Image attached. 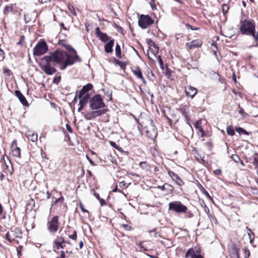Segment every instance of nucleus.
Here are the masks:
<instances>
[{
    "instance_id": "f257e3e1",
    "label": "nucleus",
    "mask_w": 258,
    "mask_h": 258,
    "mask_svg": "<svg viewBox=\"0 0 258 258\" xmlns=\"http://www.w3.org/2000/svg\"><path fill=\"white\" fill-rule=\"evenodd\" d=\"M72 57L68 56V53L60 49H56L50 53L49 55H45L42 61H50L54 65H58L61 70H65L68 66L74 64L72 61Z\"/></svg>"
},
{
    "instance_id": "f03ea898",
    "label": "nucleus",
    "mask_w": 258,
    "mask_h": 258,
    "mask_svg": "<svg viewBox=\"0 0 258 258\" xmlns=\"http://www.w3.org/2000/svg\"><path fill=\"white\" fill-rule=\"evenodd\" d=\"M240 33L242 35L252 36L253 41L251 47L258 46V32L255 31V25L253 20L250 19L241 20L240 22V27L239 28Z\"/></svg>"
},
{
    "instance_id": "7ed1b4c3",
    "label": "nucleus",
    "mask_w": 258,
    "mask_h": 258,
    "mask_svg": "<svg viewBox=\"0 0 258 258\" xmlns=\"http://www.w3.org/2000/svg\"><path fill=\"white\" fill-rule=\"evenodd\" d=\"M90 108L92 110H97L103 108L105 106V104L103 102L101 96L97 94L91 98L89 100Z\"/></svg>"
},
{
    "instance_id": "20e7f679",
    "label": "nucleus",
    "mask_w": 258,
    "mask_h": 258,
    "mask_svg": "<svg viewBox=\"0 0 258 258\" xmlns=\"http://www.w3.org/2000/svg\"><path fill=\"white\" fill-rule=\"evenodd\" d=\"M48 50V47L46 42L41 39L33 48V53L34 56H40L46 53Z\"/></svg>"
},
{
    "instance_id": "39448f33",
    "label": "nucleus",
    "mask_w": 258,
    "mask_h": 258,
    "mask_svg": "<svg viewBox=\"0 0 258 258\" xmlns=\"http://www.w3.org/2000/svg\"><path fill=\"white\" fill-rule=\"evenodd\" d=\"M143 131L145 133L147 137L154 140L157 135V132L155 125L152 124V121L144 127H143Z\"/></svg>"
},
{
    "instance_id": "423d86ee",
    "label": "nucleus",
    "mask_w": 258,
    "mask_h": 258,
    "mask_svg": "<svg viewBox=\"0 0 258 258\" xmlns=\"http://www.w3.org/2000/svg\"><path fill=\"white\" fill-rule=\"evenodd\" d=\"M22 233L21 230L17 227H12L10 232H8L6 235V239L10 242L12 243L15 238H21Z\"/></svg>"
},
{
    "instance_id": "0eeeda50",
    "label": "nucleus",
    "mask_w": 258,
    "mask_h": 258,
    "mask_svg": "<svg viewBox=\"0 0 258 258\" xmlns=\"http://www.w3.org/2000/svg\"><path fill=\"white\" fill-rule=\"evenodd\" d=\"M154 23V20L149 16L141 15L138 20V24L142 29H146Z\"/></svg>"
},
{
    "instance_id": "6e6552de",
    "label": "nucleus",
    "mask_w": 258,
    "mask_h": 258,
    "mask_svg": "<svg viewBox=\"0 0 258 258\" xmlns=\"http://www.w3.org/2000/svg\"><path fill=\"white\" fill-rule=\"evenodd\" d=\"M169 209L177 213H184L187 210V207L179 201L170 202L169 204Z\"/></svg>"
},
{
    "instance_id": "1a4fd4ad",
    "label": "nucleus",
    "mask_w": 258,
    "mask_h": 258,
    "mask_svg": "<svg viewBox=\"0 0 258 258\" xmlns=\"http://www.w3.org/2000/svg\"><path fill=\"white\" fill-rule=\"evenodd\" d=\"M58 216L53 217L50 221L47 222V229L51 233L54 234L58 229Z\"/></svg>"
},
{
    "instance_id": "9d476101",
    "label": "nucleus",
    "mask_w": 258,
    "mask_h": 258,
    "mask_svg": "<svg viewBox=\"0 0 258 258\" xmlns=\"http://www.w3.org/2000/svg\"><path fill=\"white\" fill-rule=\"evenodd\" d=\"M43 62L40 66L41 69L47 75H52L56 72V69L51 66L50 61H43Z\"/></svg>"
},
{
    "instance_id": "9b49d317",
    "label": "nucleus",
    "mask_w": 258,
    "mask_h": 258,
    "mask_svg": "<svg viewBox=\"0 0 258 258\" xmlns=\"http://www.w3.org/2000/svg\"><path fill=\"white\" fill-rule=\"evenodd\" d=\"M66 48L70 52V54L68 53V56L72 57L71 60L74 62V63L76 62L81 61V59L77 55L76 51L71 45L67 46Z\"/></svg>"
},
{
    "instance_id": "f8f14e48",
    "label": "nucleus",
    "mask_w": 258,
    "mask_h": 258,
    "mask_svg": "<svg viewBox=\"0 0 258 258\" xmlns=\"http://www.w3.org/2000/svg\"><path fill=\"white\" fill-rule=\"evenodd\" d=\"M240 248L235 244H232L229 247L231 258H240Z\"/></svg>"
},
{
    "instance_id": "ddd939ff",
    "label": "nucleus",
    "mask_w": 258,
    "mask_h": 258,
    "mask_svg": "<svg viewBox=\"0 0 258 258\" xmlns=\"http://www.w3.org/2000/svg\"><path fill=\"white\" fill-rule=\"evenodd\" d=\"M168 174L170 177L172 178V180L175 181L177 184L179 186H182L184 184L183 180L178 176V175L171 171H168Z\"/></svg>"
},
{
    "instance_id": "4468645a",
    "label": "nucleus",
    "mask_w": 258,
    "mask_h": 258,
    "mask_svg": "<svg viewBox=\"0 0 258 258\" xmlns=\"http://www.w3.org/2000/svg\"><path fill=\"white\" fill-rule=\"evenodd\" d=\"M11 149L13 155L16 157H20L21 155V149L17 146V142L16 140L13 141L11 145Z\"/></svg>"
},
{
    "instance_id": "2eb2a0df",
    "label": "nucleus",
    "mask_w": 258,
    "mask_h": 258,
    "mask_svg": "<svg viewBox=\"0 0 258 258\" xmlns=\"http://www.w3.org/2000/svg\"><path fill=\"white\" fill-rule=\"evenodd\" d=\"M133 73L134 74V75H135L138 79L142 80L143 83L144 85L146 84L147 82L143 77L142 71L139 67H136L135 69L133 70Z\"/></svg>"
},
{
    "instance_id": "dca6fc26",
    "label": "nucleus",
    "mask_w": 258,
    "mask_h": 258,
    "mask_svg": "<svg viewBox=\"0 0 258 258\" xmlns=\"http://www.w3.org/2000/svg\"><path fill=\"white\" fill-rule=\"evenodd\" d=\"M185 91L186 95L191 98H192L198 92L197 89L191 86L185 87Z\"/></svg>"
},
{
    "instance_id": "f3484780",
    "label": "nucleus",
    "mask_w": 258,
    "mask_h": 258,
    "mask_svg": "<svg viewBox=\"0 0 258 258\" xmlns=\"http://www.w3.org/2000/svg\"><path fill=\"white\" fill-rule=\"evenodd\" d=\"M15 94L23 105L26 106H29L28 102L26 99L25 96L21 93V92L19 90H16L15 91Z\"/></svg>"
},
{
    "instance_id": "a211bd4d",
    "label": "nucleus",
    "mask_w": 258,
    "mask_h": 258,
    "mask_svg": "<svg viewBox=\"0 0 258 258\" xmlns=\"http://www.w3.org/2000/svg\"><path fill=\"white\" fill-rule=\"evenodd\" d=\"M80 93H79L78 97L80 99L79 104L85 106L87 104L89 99H90V95L89 94H82L81 97H80Z\"/></svg>"
},
{
    "instance_id": "6ab92c4d",
    "label": "nucleus",
    "mask_w": 258,
    "mask_h": 258,
    "mask_svg": "<svg viewBox=\"0 0 258 258\" xmlns=\"http://www.w3.org/2000/svg\"><path fill=\"white\" fill-rule=\"evenodd\" d=\"M26 136L27 139L31 142L35 143L38 140V136L37 134L33 133L32 131H28L26 133Z\"/></svg>"
},
{
    "instance_id": "aec40b11",
    "label": "nucleus",
    "mask_w": 258,
    "mask_h": 258,
    "mask_svg": "<svg viewBox=\"0 0 258 258\" xmlns=\"http://www.w3.org/2000/svg\"><path fill=\"white\" fill-rule=\"evenodd\" d=\"M114 40L113 39H110L107 42L104 46V51L106 53H111L113 51L112 47H113Z\"/></svg>"
},
{
    "instance_id": "412c9836",
    "label": "nucleus",
    "mask_w": 258,
    "mask_h": 258,
    "mask_svg": "<svg viewBox=\"0 0 258 258\" xmlns=\"http://www.w3.org/2000/svg\"><path fill=\"white\" fill-rule=\"evenodd\" d=\"M202 44V43L201 40L197 39L192 40L188 43H186V45L188 46L190 49H191L200 47Z\"/></svg>"
},
{
    "instance_id": "4be33fe9",
    "label": "nucleus",
    "mask_w": 258,
    "mask_h": 258,
    "mask_svg": "<svg viewBox=\"0 0 258 258\" xmlns=\"http://www.w3.org/2000/svg\"><path fill=\"white\" fill-rule=\"evenodd\" d=\"M93 88V85L91 83H88L87 85L84 86L82 89L80 91V96L81 97L82 94H89L88 92Z\"/></svg>"
},
{
    "instance_id": "5701e85b",
    "label": "nucleus",
    "mask_w": 258,
    "mask_h": 258,
    "mask_svg": "<svg viewBox=\"0 0 258 258\" xmlns=\"http://www.w3.org/2000/svg\"><path fill=\"white\" fill-rule=\"evenodd\" d=\"M14 5L13 4H10L6 6L4 9V13L5 15L9 14V13L14 14V12H16V10H14Z\"/></svg>"
},
{
    "instance_id": "b1692460",
    "label": "nucleus",
    "mask_w": 258,
    "mask_h": 258,
    "mask_svg": "<svg viewBox=\"0 0 258 258\" xmlns=\"http://www.w3.org/2000/svg\"><path fill=\"white\" fill-rule=\"evenodd\" d=\"M107 111L106 109H102L96 111H91L92 116L94 118L97 117L99 116H101L103 114H104Z\"/></svg>"
},
{
    "instance_id": "393cba45",
    "label": "nucleus",
    "mask_w": 258,
    "mask_h": 258,
    "mask_svg": "<svg viewBox=\"0 0 258 258\" xmlns=\"http://www.w3.org/2000/svg\"><path fill=\"white\" fill-rule=\"evenodd\" d=\"M97 37L103 42H107L111 39L109 38L107 34L103 32L99 35Z\"/></svg>"
},
{
    "instance_id": "a878e982",
    "label": "nucleus",
    "mask_w": 258,
    "mask_h": 258,
    "mask_svg": "<svg viewBox=\"0 0 258 258\" xmlns=\"http://www.w3.org/2000/svg\"><path fill=\"white\" fill-rule=\"evenodd\" d=\"M196 252L193 248H190L188 249L185 254V258H188L190 257V258H193L194 256L196 255Z\"/></svg>"
},
{
    "instance_id": "bb28decb",
    "label": "nucleus",
    "mask_w": 258,
    "mask_h": 258,
    "mask_svg": "<svg viewBox=\"0 0 258 258\" xmlns=\"http://www.w3.org/2000/svg\"><path fill=\"white\" fill-rule=\"evenodd\" d=\"M115 54L119 58L121 57V48L119 44H116L115 46Z\"/></svg>"
},
{
    "instance_id": "cd10ccee",
    "label": "nucleus",
    "mask_w": 258,
    "mask_h": 258,
    "mask_svg": "<svg viewBox=\"0 0 258 258\" xmlns=\"http://www.w3.org/2000/svg\"><path fill=\"white\" fill-rule=\"evenodd\" d=\"M54 243L57 249H58L59 248H64L65 247V245H62L60 242H58L57 239H55L54 241Z\"/></svg>"
},
{
    "instance_id": "c85d7f7f",
    "label": "nucleus",
    "mask_w": 258,
    "mask_h": 258,
    "mask_svg": "<svg viewBox=\"0 0 258 258\" xmlns=\"http://www.w3.org/2000/svg\"><path fill=\"white\" fill-rule=\"evenodd\" d=\"M226 132L228 135L232 136L234 135V131L232 126H228L226 128Z\"/></svg>"
},
{
    "instance_id": "c756f323",
    "label": "nucleus",
    "mask_w": 258,
    "mask_h": 258,
    "mask_svg": "<svg viewBox=\"0 0 258 258\" xmlns=\"http://www.w3.org/2000/svg\"><path fill=\"white\" fill-rule=\"evenodd\" d=\"M146 41L149 46H154L157 49V50L159 49V47L155 44V42L151 39H147Z\"/></svg>"
},
{
    "instance_id": "7c9ffc66",
    "label": "nucleus",
    "mask_w": 258,
    "mask_h": 258,
    "mask_svg": "<svg viewBox=\"0 0 258 258\" xmlns=\"http://www.w3.org/2000/svg\"><path fill=\"white\" fill-rule=\"evenodd\" d=\"M231 158L236 163H238L239 161H241V159L237 155H232Z\"/></svg>"
},
{
    "instance_id": "2f4dec72",
    "label": "nucleus",
    "mask_w": 258,
    "mask_h": 258,
    "mask_svg": "<svg viewBox=\"0 0 258 258\" xmlns=\"http://www.w3.org/2000/svg\"><path fill=\"white\" fill-rule=\"evenodd\" d=\"M68 9H69L70 13L71 14H72L73 15L76 16V13L75 12V9L74 8V7L72 5L69 4L68 6Z\"/></svg>"
},
{
    "instance_id": "473e14b6",
    "label": "nucleus",
    "mask_w": 258,
    "mask_h": 258,
    "mask_svg": "<svg viewBox=\"0 0 258 258\" xmlns=\"http://www.w3.org/2000/svg\"><path fill=\"white\" fill-rule=\"evenodd\" d=\"M229 9V7L227 4H223L222 5V12L224 15L227 13Z\"/></svg>"
},
{
    "instance_id": "72a5a7b5",
    "label": "nucleus",
    "mask_w": 258,
    "mask_h": 258,
    "mask_svg": "<svg viewBox=\"0 0 258 258\" xmlns=\"http://www.w3.org/2000/svg\"><path fill=\"white\" fill-rule=\"evenodd\" d=\"M139 166L141 168L144 169H148V165L146 162H140Z\"/></svg>"
},
{
    "instance_id": "f704fd0d",
    "label": "nucleus",
    "mask_w": 258,
    "mask_h": 258,
    "mask_svg": "<svg viewBox=\"0 0 258 258\" xmlns=\"http://www.w3.org/2000/svg\"><path fill=\"white\" fill-rule=\"evenodd\" d=\"M85 118H86V120H91L92 118H93L91 112L87 113L85 115Z\"/></svg>"
},
{
    "instance_id": "c9c22d12",
    "label": "nucleus",
    "mask_w": 258,
    "mask_h": 258,
    "mask_svg": "<svg viewBox=\"0 0 258 258\" xmlns=\"http://www.w3.org/2000/svg\"><path fill=\"white\" fill-rule=\"evenodd\" d=\"M69 238H71L73 240H76L77 238V232L76 230H74L73 234L69 235Z\"/></svg>"
},
{
    "instance_id": "e433bc0d",
    "label": "nucleus",
    "mask_w": 258,
    "mask_h": 258,
    "mask_svg": "<svg viewBox=\"0 0 258 258\" xmlns=\"http://www.w3.org/2000/svg\"><path fill=\"white\" fill-rule=\"evenodd\" d=\"M179 111L182 114V115L185 117V118L187 120V114L185 111L184 108H180L179 109Z\"/></svg>"
},
{
    "instance_id": "4c0bfd02",
    "label": "nucleus",
    "mask_w": 258,
    "mask_h": 258,
    "mask_svg": "<svg viewBox=\"0 0 258 258\" xmlns=\"http://www.w3.org/2000/svg\"><path fill=\"white\" fill-rule=\"evenodd\" d=\"M23 246H19L17 248V254L19 256H20L22 255V251Z\"/></svg>"
},
{
    "instance_id": "58836bf2",
    "label": "nucleus",
    "mask_w": 258,
    "mask_h": 258,
    "mask_svg": "<svg viewBox=\"0 0 258 258\" xmlns=\"http://www.w3.org/2000/svg\"><path fill=\"white\" fill-rule=\"evenodd\" d=\"M165 184H166V188L165 190H168L169 191H173V186L171 185H170V184H169L168 183H165Z\"/></svg>"
},
{
    "instance_id": "ea45409f",
    "label": "nucleus",
    "mask_w": 258,
    "mask_h": 258,
    "mask_svg": "<svg viewBox=\"0 0 258 258\" xmlns=\"http://www.w3.org/2000/svg\"><path fill=\"white\" fill-rule=\"evenodd\" d=\"M95 34L97 37H98L99 35H100L101 33H103L102 32H101L100 31L99 27H97L95 28Z\"/></svg>"
},
{
    "instance_id": "a19ab883",
    "label": "nucleus",
    "mask_w": 258,
    "mask_h": 258,
    "mask_svg": "<svg viewBox=\"0 0 258 258\" xmlns=\"http://www.w3.org/2000/svg\"><path fill=\"white\" fill-rule=\"evenodd\" d=\"M79 206H80V207L83 213H87L88 214H89V211L84 208L83 204L81 202L80 203Z\"/></svg>"
},
{
    "instance_id": "79ce46f5",
    "label": "nucleus",
    "mask_w": 258,
    "mask_h": 258,
    "mask_svg": "<svg viewBox=\"0 0 258 258\" xmlns=\"http://www.w3.org/2000/svg\"><path fill=\"white\" fill-rule=\"evenodd\" d=\"M236 131L237 132H238V133L239 134H241V133H244V134H246V132L241 127H237L235 129Z\"/></svg>"
},
{
    "instance_id": "37998d69",
    "label": "nucleus",
    "mask_w": 258,
    "mask_h": 258,
    "mask_svg": "<svg viewBox=\"0 0 258 258\" xmlns=\"http://www.w3.org/2000/svg\"><path fill=\"white\" fill-rule=\"evenodd\" d=\"M115 61H116V63L119 65V66L121 68H124L125 65L124 63H123L122 62L118 60H116L115 59Z\"/></svg>"
},
{
    "instance_id": "c03bdc74",
    "label": "nucleus",
    "mask_w": 258,
    "mask_h": 258,
    "mask_svg": "<svg viewBox=\"0 0 258 258\" xmlns=\"http://www.w3.org/2000/svg\"><path fill=\"white\" fill-rule=\"evenodd\" d=\"M157 60L158 61L160 67L162 68L163 67V63L161 56L159 55L157 57Z\"/></svg>"
},
{
    "instance_id": "a18cd8bd",
    "label": "nucleus",
    "mask_w": 258,
    "mask_h": 258,
    "mask_svg": "<svg viewBox=\"0 0 258 258\" xmlns=\"http://www.w3.org/2000/svg\"><path fill=\"white\" fill-rule=\"evenodd\" d=\"M245 258H248L250 255V251L247 248H244Z\"/></svg>"
},
{
    "instance_id": "49530a36",
    "label": "nucleus",
    "mask_w": 258,
    "mask_h": 258,
    "mask_svg": "<svg viewBox=\"0 0 258 258\" xmlns=\"http://www.w3.org/2000/svg\"><path fill=\"white\" fill-rule=\"evenodd\" d=\"M25 40V37L23 35H22L20 38V40L17 43V45H21L23 42Z\"/></svg>"
},
{
    "instance_id": "de8ad7c7",
    "label": "nucleus",
    "mask_w": 258,
    "mask_h": 258,
    "mask_svg": "<svg viewBox=\"0 0 258 258\" xmlns=\"http://www.w3.org/2000/svg\"><path fill=\"white\" fill-rule=\"evenodd\" d=\"M122 227L126 230H130L132 229V227L128 225V224H122Z\"/></svg>"
},
{
    "instance_id": "09e8293b",
    "label": "nucleus",
    "mask_w": 258,
    "mask_h": 258,
    "mask_svg": "<svg viewBox=\"0 0 258 258\" xmlns=\"http://www.w3.org/2000/svg\"><path fill=\"white\" fill-rule=\"evenodd\" d=\"M56 258H66L65 252L63 250H61L60 251V255L59 256H57Z\"/></svg>"
},
{
    "instance_id": "8fccbe9b",
    "label": "nucleus",
    "mask_w": 258,
    "mask_h": 258,
    "mask_svg": "<svg viewBox=\"0 0 258 258\" xmlns=\"http://www.w3.org/2000/svg\"><path fill=\"white\" fill-rule=\"evenodd\" d=\"M214 173L216 175H219L221 174L222 171L220 169H217L214 171Z\"/></svg>"
},
{
    "instance_id": "3c124183",
    "label": "nucleus",
    "mask_w": 258,
    "mask_h": 258,
    "mask_svg": "<svg viewBox=\"0 0 258 258\" xmlns=\"http://www.w3.org/2000/svg\"><path fill=\"white\" fill-rule=\"evenodd\" d=\"M66 128H67V131L69 133H73V130L71 126L69 124H66Z\"/></svg>"
},
{
    "instance_id": "603ef678",
    "label": "nucleus",
    "mask_w": 258,
    "mask_h": 258,
    "mask_svg": "<svg viewBox=\"0 0 258 258\" xmlns=\"http://www.w3.org/2000/svg\"><path fill=\"white\" fill-rule=\"evenodd\" d=\"M253 160V164L255 165V167H258V158H254Z\"/></svg>"
},
{
    "instance_id": "864d4df0",
    "label": "nucleus",
    "mask_w": 258,
    "mask_h": 258,
    "mask_svg": "<svg viewBox=\"0 0 258 258\" xmlns=\"http://www.w3.org/2000/svg\"><path fill=\"white\" fill-rule=\"evenodd\" d=\"M4 58V52L2 49H0V59H1L2 60H3Z\"/></svg>"
},
{
    "instance_id": "5fc2aeb1",
    "label": "nucleus",
    "mask_w": 258,
    "mask_h": 258,
    "mask_svg": "<svg viewBox=\"0 0 258 258\" xmlns=\"http://www.w3.org/2000/svg\"><path fill=\"white\" fill-rule=\"evenodd\" d=\"M157 188H158V189H160L162 190H165V189H166V184L165 183V184H164L163 185H162V186H158L157 187Z\"/></svg>"
},
{
    "instance_id": "6e6d98bb",
    "label": "nucleus",
    "mask_w": 258,
    "mask_h": 258,
    "mask_svg": "<svg viewBox=\"0 0 258 258\" xmlns=\"http://www.w3.org/2000/svg\"><path fill=\"white\" fill-rule=\"evenodd\" d=\"M238 107L240 109L239 110V113L241 114L242 115L244 116V114H245V113H244L243 109L242 108L240 107V105H238Z\"/></svg>"
},
{
    "instance_id": "4d7b16f0",
    "label": "nucleus",
    "mask_w": 258,
    "mask_h": 258,
    "mask_svg": "<svg viewBox=\"0 0 258 258\" xmlns=\"http://www.w3.org/2000/svg\"><path fill=\"white\" fill-rule=\"evenodd\" d=\"M125 185V183L124 181L120 182L118 184V186L120 188H123Z\"/></svg>"
},
{
    "instance_id": "13d9d810",
    "label": "nucleus",
    "mask_w": 258,
    "mask_h": 258,
    "mask_svg": "<svg viewBox=\"0 0 258 258\" xmlns=\"http://www.w3.org/2000/svg\"><path fill=\"white\" fill-rule=\"evenodd\" d=\"M86 157H87V159L88 160V161H89L90 163L92 165L95 166L96 165L95 163L89 157H88L87 156H86Z\"/></svg>"
},
{
    "instance_id": "bf43d9fd",
    "label": "nucleus",
    "mask_w": 258,
    "mask_h": 258,
    "mask_svg": "<svg viewBox=\"0 0 258 258\" xmlns=\"http://www.w3.org/2000/svg\"><path fill=\"white\" fill-rule=\"evenodd\" d=\"M139 246L140 248H141V250H142V251L147 250V249L146 248L144 247L141 243H140Z\"/></svg>"
},
{
    "instance_id": "052dcab7",
    "label": "nucleus",
    "mask_w": 258,
    "mask_h": 258,
    "mask_svg": "<svg viewBox=\"0 0 258 258\" xmlns=\"http://www.w3.org/2000/svg\"><path fill=\"white\" fill-rule=\"evenodd\" d=\"M188 28H189L191 30H197L198 28H195L194 27H192V26L190 25L189 24H186V25Z\"/></svg>"
},
{
    "instance_id": "680f3d73",
    "label": "nucleus",
    "mask_w": 258,
    "mask_h": 258,
    "mask_svg": "<svg viewBox=\"0 0 258 258\" xmlns=\"http://www.w3.org/2000/svg\"><path fill=\"white\" fill-rule=\"evenodd\" d=\"M79 105H80V106H79V107L78 108V112L81 111L83 109V108L85 107V106H84V105H82V104H79Z\"/></svg>"
},
{
    "instance_id": "e2e57ef3",
    "label": "nucleus",
    "mask_w": 258,
    "mask_h": 258,
    "mask_svg": "<svg viewBox=\"0 0 258 258\" xmlns=\"http://www.w3.org/2000/svg\"><path fill=\"white\" fill-rule=\"evenodd\" d=\"M100 203L101 206H104L106 204L105 201L102 199H100Z\"/></svg>"
},
{
    "instance_id": "0e129e2a",
    "label": "nucleus",
    "mask_w": 258,
    "mask_h": 258,
    "mask_svg": "<svg viewBox=\"0 0 258 258\" xmlns=\"http://www.w3.org/2000/svg\"><path fill=\"white\" fill-rule=\"evenodd\" d=\"M58 240V242H60L61 243L66 242L64 239L62 237L59 238V239H57Z\"/></svg>"
},
{
    "instance_id": "69168bd1",
    "label": "nucleus",
    "mask_w": 258,
    "mask_h": 258,
    "mask_svg": "<svg viewBox=\"0 0 258 258\" xmlns=\"http://www.w3.org/2000/svg\"><path fill=\"white\" fill-rule=\"evenodd\" d=\"M199 132H201V133L202 135H203V134H204V131L203 128H202V127L200 126V127H199Z\"/></svg>"
},
{
    "instance_id": "338daca9",
    "label": "nucleus",
    "mask_w": 258,
    "mask_h": 258,
    "mask_svg": "<svg viewBox=\"0 0 258 258\" xmlns=\"http://www.w3.org/2000/svg\"><path fill=\"white\" fill-rule=\"evenodd\" d=\"M83 245V242L82 241H80L79 243V248L80 249L82 248Z\"/></svg>"
},
{
    "instance_id": "774afa93",
    "label": "nucleus",
    "mask_w": 258,
    "mask_h": 258,
    "mask_svg": "<svg viewBox=\"0 0 258 258\" xmlns=\"http://www.w3.org/2000/svg\"><path fill=\"white\" fill-rule=\"evenodd\" d=\"M204 194L208 198H210L211 199V197L209 194V193L205 190V191H204Z\"/></svg>"
}]
</instances>
